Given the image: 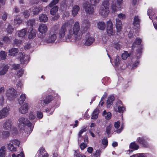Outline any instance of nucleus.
Listing matches in <instances>:
<instances>
[{"instance_id":"nucleus-1","label":"nucleus","mask_w":157,"mask_h":157,"mask_svg":"<svg viewBox=\"0 0 157 157\" xmlns=\"http://www.w3.org/2000/svg\"><path fill=\"white\" fill-rule=\"evenodd\" d=\"M74 22L73 20L66 21L63 23L59 29L58 33L59 39L62 42H69L72 41L73 35L75 41L80 40L82 37V32H85L90 26L88 20L84 19L81 25L82 32H80V25L78 22H75L73 27L72 25Z\"/></svg>"},{"instance_id":"nucleus-2","label":"nucleus","mask_w":157,"mask_h":157,"mask_svg":"<svg viewBox=\"0 0 157 157\" xmlns=\"http://www.w3.org/2000/svg\"><path fill=\"white\" fill-rule=\"evenodd\" d=\"M18 127L19 129H22L25 125V128L24 130L27 132V134L29 135L32 132L34 125L27 118L24 117H20L18 119Z\"/></svg>"},{"instance_id":"nucleus-3","label":"nucleus","mask_w":157,"mask_h":157,"mask_svg":"<svg viewBox=\"0 0 157 157\" xmlns=\"http://www.w3.org/2000/svg\"><path fill=\"white\" fill-rule=\"evenodd\" d=\"M59 28V26L58 25H56L54 26L52 31L50 32L49 36L48 38H46V37L44 39L41 40L42 41L47 43H52L54 42L57 38L56 33L57 30Z\"/></svg>"},{"instance_id":"nucleus-4","label":"nucleus","mask_w":157,"mask_h":157,"mask_svg":"<svg viewBox=\"0 0 157 157\" xmlns=\"http://www.w3.org/2000/svg\"><path fill=\"white\" fill-rule=\"evenodd\" d=\"M109 2L108 0H104L102 3L99 10V14L103 17H105L108 15L109 12Z\"/></svg>"},{"instance_id":"nucleus-5","label":"nucleus","mask_w":157,"mask_h":157,"mask_svg":"<svg viewBox=\"0 0 157 157\" xmlns=\"http://www.w3.org/2000/svg\"><path fill=\"white\" fill-rule=\"evenodd\" d=\"M12 121L10 119H7L4 121L3 124V128L6 130L10 129V132L13 134H16L18 132L17 130L15 128L12 127Z\"/></svg>"},{"instance_id":"nucleus-6","label":"nucleus","mask_w":157,"mask_h":157,"mask_svg":"<svg viewBox=\"0 0 157 157\" xmlns=\"http://www.w3.org/2000/svg\"><path fill=\"white\" fill-rule=\"evenodd\" d=\"M5 95L7 100L13 101L16 98L17 91L14 88L11 87L6 90Z\"/></svg>"},{"instance_id":"nucleus-7","label":"nucleus","mask_w":157,"mask_h":157,"mask_svg":"<svg viewBox=\"0 0 157 157\" xmlns=\"http://www.w3.org/2000/svg\"><path fill=\"white\" fill-rule=\"evenodd\" d=\"M48 29V28L45 24H41L39 25L38 29V31L40 33L38 35V37L41 40L44 39L45 37H46Z\"/></svg>"},{"instance_id":"nucleus-8","label":"nucleus","mask_w":157,"mask_h":157,"mask_svg":"<svg viewBox=\"0 0 157 157\" xmlns=\"http://www.w3.org/2000/svg\"><path fill=\"white\" fill-rule=\"evenodd\" d=\"M83 8L87 14H92L94 13V7L88 2H85L84 3Z\"/></svg>"},{"instance_id":"nucleus-9","label":"nucleus","mask_w":157,"mask_h":157,"mask_svg":"<svg viewBox=\"0 0 157 157\" xmlns=\"http://www.w3.org/2000/svg\"><path fill=\"white\" fill-rule=\"evenodd\" d=\"M122 3L123 0H117V3L115 1H112L111 6L112 11L114 13L117 12L119 9L121 8Z\"/></svg>"},{"instance_id":"nucleus-10","label":"nucleus","mask_w":157,"mask_h":157,"mask_svg":"<svg viewBox=\"0 0 157 157\" xmlns=\"http://www.w3.org/2000/svg\"><path fill=\"white\" fill-rule=\"evenodd\" d=\"M19 56L18 59L20 61L21 63L23 66H25L29 62V56L27 55L25 56L21 52L19 53Z\"/></svg>"},{"instance_id":"nucleus-11","label":"nucleus","mask_w":157,"mask_h":157,"mask_svg":"<svg viewBox=\"0 0 157 157\" xmlns=\"http://www.w3.org/2000/svg\"><path fill=\"white\" fill-rule=\"evenodd\" d=\"M10 108L9 106L3 107L0 110V119L6 117L9 115Z\"/></svg>"},{"instance_id":"nucleus-12","label":"nucleus","mask_w":157,"mask_h":157,"mask_svg":"<svg viewBox=\"0 0 157 157\" xmlns=\"http://www.w3.org/2000/svg\"><path fill=\"white\" fill-rule=\"evenodd\" d=\"M106 32L109 36L113 35L114 33L113 24L112 21L110 20L106 22Z\"/></svg>"},{"instance_id":"nucleus-13","label":"nucleus","mask_w":157,"mask_h":157,"mask_svg":"<svg viewBox=\"0 0 157 157\" xmlns=\"http://www.w3.org/2000/svg\"><path fill=\"white\" fill-rule=\"evenodd\" d=\"M58 10V7L57 6H54L50 10V13L51 15L54 16L52 18V20L55 21L57 20L59 17V15L56 14V13L57 12Z\"/></svg>"},{"instance_id":"nucleus-14","label":"nucleus","mask_w":157,"mask_h":157,"mask_svg":"<svg viewBox=\"0 0 157 157\" xmlns=\"http://www.w3.org/2000/svg\"><path fill=\"white\" fill-rule=\"evenodd\" d=\"M29 109L28 104L25 103L19 108V112L23 114L27 113Z\"/></svg>"},{"instance_id":"nucleus-15","label":"nucleus","mask_w":157,"mask_h":157,"mask_svg":"<svg viewBox=\"0 0 157 157\" xmlns=\"http://www.w3.org/2000/svg\"><path fill=\"white\" fill-rule=\"evenodd\" d=\"M115 26L117 32L118 33L120 32L122 28V22L120 19L116 18Z\"/></svg>"},{"instance_id":"nucleus-16","label":"nucleus","mask_w":157,"mask_h":157,"mask_svg":"<svg viewBox=\"0 0 157 157\" xmlns=\"http://www.w3.org/2000/svg\"><path fill=\"white\" fill-rule=\"evenodd\" d=\"M29 32L28 38L29 39H32L34 38L36 35V31L32 28L30 29V31L28 29V31Z\"/></svg>"},{"instance_id":"nucleus-17","label":"nucleus","mask_w":157,"mask_h":157,"mask_svg":"<svg viewBox=\"0 0 157 157\" xmlns=\"http://www.w3.org/2000/svg\"><path fill=\"white\" fill-rule=\"evenodd\" d=\"M136 141L138 143L142 145L143 147H147V143L143 137H138L137 138Z\"/></svg>"},{"instance_id":"nucleus-18","label":"nucleus","mask_w":157,"mask_h":157,"mask_svg":"<svg viewBox=\"0 0 157 157\" xmlns=\"http://www.w3.org/2000/svg\"><path fill=\"white\" fill-rule=\"evenodd\" d=\"M28 30V28L24 29L18 31L17 33L19 37H23L26 34Z\"/></svg>"},{"instance_id":"nucleus-19","label":"nucleus","mask_w":157,"mask_h":157,"mask_svg":"<svg viewBox=\"0 0 157 157\" xmlns=\"http://www.w3.org/2000/svg\"><path fill=\"white\" fill-rule=\"evenodd\" d=\"M1 69L0 70V75H5L8 71L9 66L8 65H5L1 67Z\"/></svg>"},{"instance_id":"nucleus-20","label":"nucleus","mask_w":157,"mask_h":157,"mask_svg":"<svg viewBox=\"0 0 157 157\" xmlns=\"http://www.w3.org/2000/svg\"><path fill=\"white\" fill-rule=\"evenodd\" d=\"M114 100V97L113 95L110 96L108 97L106 102L107 107H110V106L112 104Z\"/></svg>"},{"instance_id":"nucleus-21","label":"nucleus","mask_w":157,"mask_h":157,"mask_svg":"<svg viewBox=\"0 0 157 157\" xmlns=\"http://www.w3.org/2000/svg\"><path fill=\"white\" fill-rule=\"evenodd\" d=\"M26 95L25 94H22L18 100V103L21 105L23 103L26 98Z\"/></svg>"},{"instance_id":"nucleus-22","label":"nucleus","mask_w":157,"mask_h":157,"mask_svg":"<svg viewBox=\"0 0 157 157\" xmlns=\"http://www.w3.org/2000/svg\"><path fill=\"white\" fill-rule=\"evenodd\" d=\"M115 110L120 113H122L125 109V107L121 103L117 106V108H114Z\"/></svg>"},{"instance_id":"nucleus-23","label":"nucleus","mask_w":157,"mask_h":157,"mask_svg":"<svg viewBox=\"0 0 157 157\" xmlns=\"http://www.w3.org/2000/svg\"><path fill=\"white\" fill-rule=\"evenodd\" d=\"M53 99L52 96L51 95H48L45 97L43 100L44 104H49Z\"/></svg>"},{"instance_id":"nucleus-24","label":"nucleus","mask_w":157,"mask_h":157,"mask_svg":"<svg viewBox=\"0 0 157 157\" xmlns=\"http://www.w3.org/2000/svg\"><path fill=\"white\" fill-rule=\"evenodd\" d=\"M97 27L99 29L103 30L105 29V24L103 21H99L97 23Z\"/></svg>"},{"instance_id":"nucleus-25","label":"nucleus","mask_w":157,"mask_h":157,"mask_svg":"<svg viewBox=\"0 0 157 157\" xmlns=\"http://www.w3.org/2000/svg\"><path fill=\"white\" fill-rule=\"evenodd\" d=\"M44 153H47L45 151L44 148L43 147H40L38 150L36 155V157H40L44 155Z\"/></svg>"},{"instance_id":"nucleus-26","label":"nucleus","mask_w":157,"mask_h":157,"mask_svg":"<svg viewBox=\"0 0 157 157\" xmlns=\"http://www.w3.org/2000/svg\"><path fill=\"white\" fill-rule=\"evenodd\" d=\"M94 39L93 38L89 37L86 39L85 43V45L89 46L94 41Z\"/></svg>"},{"instance_id":"nucleus-27","label":"nucleus","mask_w":157,"mask_h":157,"mask_svg":"<svg viewBox=\"0 0 157 157\" xmlns=\"http://www.w3.org/2000/svg\"><path fill=\"white\" fill-rule=\"evenodd\" d=\"M129 147L134 150H136L139 149V146L135 142H133L130 144Z\"/></svg>"},{"instance_id":"nucleus-28","label":"nucleus","mask_w":157,"mask_h":157,"mask_svg":"<svg viewBox=\"0 0 157 157\" xmlns=\"http://www.w3.org/2000/svg\"><path fill=\"white\" fill-rule=\"evenodd\" d=\"M79 9V6L77 5H75L73 7L72 10V14L73 16H75L77 14Z\"/></svg>"},{"instance_id":"nucleus-29","label":"nucleus","mask_w":157,"mask_h":157,"mask_svg":"<svg viewBox=\"0 0 157 157\" xmlns=\"http://www.w3.org/2000/svg\"><path fill=\"white\" fill-rule=\"evenodd\" d=\"M86 127L84 126L82 128L81 130L79 131L78 134V143L81 142V141L80 140V138L81 137L82 134L84 132H85L86 131Z\"/></svg>"},{"instance_id":"nucleus-30","label":"nucleus","mask_w":157,"mask_h":157,"mask_svg":"<svg viewBox=\"0 0 157 157\" xmlns=\"http://www.w3.org/2000/svg\"><path fill=\"white\" fill-rule=\"evenodd\" d=\"M39 19L40 22H45L48 20V17L45 14H42L40 16Z\"/></svg>"},{"instance_id":"nucleus-31","label":"nucleus","mask_w":157,"mask_h":157,"mask_svg":"<svg viewBox=\"0 0 157 157\" xmlns=\"http://www.w3.org/2000/svg\"><path fill=\"white\" fill-rule=\"evenodd\" d=\"M103 116L106 120H109L111 117V114L110 112H107L106 110H104L102 113Z\"/></svg>"},{"instance_id":"nucleus-32","label":"nucleus","mask_w":157,"mask_h":157,"mask_svg":"<svg viewBox=\"0 0 157 157\" xmlns=\"http://www.w3.org/2000/svg\"><path fill=\"white\" fill-rule=\"evenodd\" d=\"M140 19L139 17L137 16H136L134 17L133 24L135 26L137 27L139 26V22Z\"/></svg>"},{"instance_id":"nucleus-33","label":"nucleus","mask_w":157,"mask_h":157,"mask_svg":"<svg viewBox=\"0 0 157 157\" xmlns=\"http://www.w3.org/2000/svg\"><path fill=\"white\" fill-rule=\"evenodd\" d=\"M7 148L10 150L12 151H16L17 148L16 147H14L13 144L10 141V143L7 144Z\"/></svg>"},{"instance_id":"nucleus-34","label":"nucleus","mask_w":157,"mask_h":157,"mask_svg":"<svg viewBox=\"0 0 157 157\" xmlns=\"http://www.w3.org/2000/svg\"><path fill=\"white\" fill-rule=\"evenodd\" d=\"M98 110L97 109H95L92 114L91 119L94 120L96 119L98 117Z\"/></svg>"},{"instance_id":"nucleus-35","label":"nucleus","mask_w":157,"mask_h":157,"mask_svg":"<svg viewBox=\"0 0 157 157\" xmlns=\"http://www.w3.org/2000/svg\"><path fill=\"white\" fill-rule=\"evenodd\" d=\"M18 50L16 48H12L9 50V55L10 56H14L18 52Z\"/></svg>"},{"instance_id":"nucleus-36","label":"nucleus","mask_w":157,"mask_h":157,"mask_svg":"<svg viewBox=\"0 0 157 157\" xmlns=\"http://www.w3.org/2000/svg\"><path fill=\"white\" fill-rule=\"evenodd\" d=\"M110 61L111 63L113 65L117 66L120 63V58L118 56H117L116 58L114 60V62H112L111 60Z\"/></svg>"},{"instance_id":"nucleus-37","label":"nucleus","mask_w":157,"mask_h":157,"mask_svg":"<svg viewBox=\"0 0 157 157\" xmlns=\"http://www.w3.org/2000/svg\"><path fill=\"white\" fill-rule=\"evenodd\" d=\"M154 13L153 9H149L147 11V15L149 16V18L151 19H153L154 17Z\"/></svg>"},{"instance_id":"nucleus-38","label":"nucleus","mask_w":157,"mask_h":157,"mask_svg":"<svg viewBox=\"0 0 157 157\" xmlns=\"http://www.w3.org/2000/svg\"><path fill=\"white\" fill-rule=\"evenodd\" d=\"M7 27L6 29V31L8 33H11L13 31L14 28L9 23L7 24Z\"/></svg>"},{"instance_id":"nucleus-39","label":"nucleus","mask_w":157,"mask_h":157,"mask_svg":"<svg viewBox=\"0 0 157 157\" xmlns=\"http://www.w3.org/2000/svg\"><path fill=\"white\" fill-rule=\"evenodd\" d=\"M6 153V148L5 146L1 147L0 149V157H5Z\"/></svg>"},{"instance_id":"nucleus-40","label":"nucleus","mask_w":157,"mask_h":157,"mask_svg":"<svg viewBox=\"0 0 157 157\" xmlns=\"http://www.w3.org/2000/svg\"><path fill=\"white\" fill-rule=\"evenodd\" d=\"M29 117L30 120H34L36 117L35 113L33 111H30L29 114Z\"/></svg>"},{"instance_id":"nucleus-41","label":"nucleus","mask_w":157,"mask_h":157,"mask_svg":"<svg viewBox=\"0 0 157 157\" xmlns=\"http://www.w3.org/2000/svg\"><path fill=\"white\" fill-rule=\"evenodd\" d=\"M22 22V20L18 17H16L14 20V23L15 25H19Z\"/></svg>"},{"instance_id":"nucleus-42","label":"nucleus","mask_w":157,"mask_h":157,"mask_svg":"<svg viewBox=\"0 0 157 157\" xmlns=\"http://www.w3.org/2000/svg\"><path fill=\"white\" fill-rule=\"evenodd\" d=\"M54 111V109L53 108H47L45 109V112L47 113L48 115L52 114Z\"/></svg>"},{"instance_id":"nucleus-43","label":"nucleus","mask_w":157,"mask_h":157,"mask_svg":"<svg viewBox=\"0 0 157 157\" xmlns=\"http://www.w3.org/2000/svg\"><path fill=\"white\" fill-rule=\"evenodd\" d=\"M142 42V40L140 39L136 38L133 44L132 45V47L133 48H135L136 47V45L140 44Z\"/></svg>"},{"instance_id":"nucleus-44","label":"nucleus","mask_w":157,"mask_h":157,"mask_svg":"<svg viewBox=\"0 0 157 157\" xmlns=\"http://www.w3.org/2000/svg\"><path fill=\"white\" fill-rule=\"evenodd\" d=\"M7 56L6 53L4 51H2L0 52V58L2 60H5Z\"/></svg>"},{"instance_id":"nucleus-45","label":"nucleus","mask_w":157,"mask_h":157,"mask_svg":"<svg viewBox=\"0 0 157 157\" xmlns=\"http://www.w3.org/2000/svg\"><path fill=\"white\" fill-rule=\"evenodd\" d=\"M10 143H12L13 145L19 147L20 144V142L17 139H14L10 141Z\"/></svg>"},{"instance_id":"nucleus-46","label":"nucleus","mask_w":157,"mask_h":157,"mask_svg":"<svg viewBox=\"0 0 157 157\" xmlns=\"http://www.w3.org/2000/svg\"><path fill=\"white\" fill-rule=\"evenodd\" d=\"M59 0H53L51 3H50L49 5V6H48L46 7L45 8V10H46L45 9H47V8H48L49 7H51L55 5L57 3L59 2Z\"/></svg>"},{"instance_id":"nucleus-47","label":"nucleus","mask_w":157,"mask_h":157,"mask_svg":"<svg viewBox=\"0 0 157 157\" xmlns=\"http://www.w3.org/2000/svg\"><path fill=\"white\" fill-rule=\"evenodd\" d=\"M36 117L39 119H41L43 117V113L42 112L40 111H37L36 112Z\"/></svg>"},{"instance_id":"nucleus-48","label":"nucleus","mask_w":157,"mask_h":157,"mask_svg":"<svg viewBox=\"0 0 157 157\" xmlns=\"http://www.w3.org/2000/svg\"><path fill=\"white\" fill-rule=\"evenodd\" d=\"M130 54L128 53V52H125L121 55L122 59H126L128 57L130 56Z\"/></svg>"},{"instance_id":"nucleus-49","label":"nucleus","mask_w":157,"mask_h":157,"mask_svg":"<svg viewBox=\"0 0 157 157\" xmlns=\"http://www.w3.org/2000/svg\"><path fill=\"white\" fill-rule=\"evenodd\" d=\"M43 8L42 7H40L38 8H35L33 10V12L34 14L36 15L41 10H42Z\"/></svg>"},{"instance_id":"nucleus-50","label":"nucleus","mask_w":157,"mask_h":157,"mask_svg":"<svg viewBox=\"0 0 157 157\" xmlns=\"http://www.w3.org/2000/svg\"><path fill=\"white\" fill-rule=\"evenodd\" d=\"M126 18V15L124 14L120 13L118 14L117 17L116 18L120 19L121 20L124 19Z\"/></svg>"},{"instance_id":"nucleus-51","label":"nucleus","mask_w":157,"mask_h":157,"mask_svg":"<svg viewBox=\"0 0 157 157\" xmlns=\"http://www.w3.org/2000/svg\"><path fill=\"white\" fill-rule=\"evenodd\" d=\"M35 21L34 20H29L27 23V25L28 26H30V29H31L33 26L34 23Z\"/></svg>"},{"instance_id":"nucleus-52","label":"nucleus","mask_w":157,"mask_h":157,"mask_svg":"<svg viewBox=\"0 0 157 157\" xmlns=\"http://www.w3.org/2000/svg\"><path fill=\"white\" fill-rule=\"evenodd\" d=\"M101 151L100 149L96 150L94 154V157H100Z\"/></svg>"},{"instance_id":"nucleus-53","label":"nucleus","mask_w":157,"mask_h":157,"mask_svg":"<svg viewBox=\"0 0 157 157\" xmlns=\"http://www.w3.org/2000/svg\"><path fill=\"white\" fill-rule=\"evenodd\" d=\"M112 47H113L117 50L120 49L121 47V46L118 43H114L113 44V45H111Z\"/></svg>"},{"instance_id":"nucleus-54","label":"nucleus","mask_w":157,"mask_h":157,"mask_svg":"<svg viewBox=\"0 0 157 157\" xmlns=\"http://www.w3.org/2000/svg\"><path fill=\"white\" fill-rule=\"evenodd\" d=\"M12 157H25V155L23 151H21L19 154H18L17 156L15 154H13L12 155Z\"/></svg>"},{"instance_id":"nucleus-55","label":"nucleus","mask_w":157,"mask_h":157,"mask_svg":"<svg viewBox=\"0 0 157 157\" xmlns=\"http://www.w3.org/2000/svg\"><path fill=\"white\" fill-rule=\"evenodd\" d=\"M24 72V70L22 69H21L17 72V75L19 77H20L23 74Z\"/></svg>"},{"instance_id":"nucleus-56","label":"nucleus","mask_w":157,"mask_h":157,"mask_svg":"<svg viewBox=\"0 0 157 157\" xmlns=\"http://www.w3.org/2000/svg\"><path fill=\"white\" fill-rule=\"evenodd\" d=\"M101 0H90V3L92 5L95 6Z\"/></svg>"},{"instance_id":"nucleus-57","label":"nucleus","mask_w":157,"mask_h":157,"mask_svg":"<svg viewBox=\"0 0 157 157\" xmlns=\"http://www.w3.org/2000/svg\"><path fill=\"white\" fill-rule=\"evenodd\" d=\"M87 145V143H82L80 144L79 147L81 150H83L86 147Z\"/></svg>"},{"instance_id":"nucleus-58","label":"nucleus","mask_w":157,"mask_h":157,"mask_svg":"<svg viewBox=\"0 0 157 157\" xmlns=\"http://www.w3.org/2000/svg\"><path fill=\"white\" fill-rule=\"evenodd\" d=\"M136 157H147V154L141 153L136 154Z\"/></svg>"},{"instance_id":"nucleus-59","label":"nucleus","mask_w":157,"mask_h":157,"mask_svg":"<svg viewBox=\"0 0 157 157\" xmlns=\"http://www.w3.org/2000/svg\"><path fill=\"white\" fill-rule=\"evenodd\" d=\"M10 135V133L8 131H3L2 132V135L3 138L8 137Z\"/></svg>"},{"instance_id":"nucleus-60","label":"nucleus","mask_w":157,"mask_h":157,"mask_svg":"<svg viewBox=\"0 0 157 157\" xmlns=\"http://www.w3.org/2000/svg\"><path fill=\"white\" fill-rule=\"evenodd\" d=\"M3 40L6 43H9L10 41V38L7 36H4L3 39Z\"/></svg>"},{"instance_id":"nucleus-61","label":"nucleus","mask_w":157,"mask_h":157,"mask_svg":"<svg viewBox=\"0 0 157 157\" xmlns=\"http://www.w3.org/2000/svg\"><path fill=\"white\" fill-rule=\"evenodd\" d=\"M112 127V126L111 125H110L109 126L107 127L106 128V132L107 134L109 135L110 134V130Z\"/></svg>"},{"instance_id":"nucleus-62","label":"nucleus","mask_w":157,"mask_h":157,"mask_svg":"<svg viewBox=\"0 0 157 157\" xmlns=\"http://www.w3.org/2000/svg\"><path fill=\"white\" fill-rule=\"evenodd\" d=\"M102 143L104 145H105V147H106L107 146L108 141L107 139L104 138L102 140Z\"/></svg>"},{"instance_id":"nucleus-63","label":"nucleus","mask_w":157,"mask_h":157,"mask_svg":"<svg viewBox=\"0 0 157 157\" xmlns=\"http://www.w3.org/2000/svg\"><path fill=\"white\" fill-rule=\"evenodd\" d=\"M74 155H76V157H86V156L84 155L78 154L76 151H75Z\"/></svg>"},{"instance_id":"nucleus-64","label":"nucleus","mask_w":157,"mask_h":157,"mask_svg":"<svg viewBox=\"0 0 157 157\" xmlns=\"http://www.w3.org/2000/svg\"><path fill=\"white\" fill-rule=\"evenodd\" d=\"M21 40L16 39L14 40L13 43L17 46H18L21 43Z\"/></svg>"}]
</instances>
